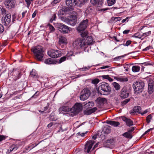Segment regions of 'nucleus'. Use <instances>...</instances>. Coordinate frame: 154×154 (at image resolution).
<instances>
[{
	"label": "nucleus",
	"mask_w": 154,
	"mask_h": 154,
	"mask_svg": "<svg viewBox=\"0 0 154 154\" xmlns=\"http://www.w3.org/2000/svg\"><path fill=\"white\" fill-rule=\"evenodd\" d=\"M69 8H63L62 9L60 10V13L58 14V16L60 18L61 20L63 21H66L67 20V18L66 17H61V15H64L65 13L68 11Z\"/></svg>",
	"instance_id": "obj_13"
},
{
	"label": "nucleus",
	"mask_w": 154,
	"mask_h": 154,
	"mask_svg": "<svg viewBox=\"0 0 154 154\" xmlns=\"http://www.w3.org/2000/svg\"><path fill=\"white\" fill-rule=\"evenodd\" d=\"M88 20L87 19L83 20L77 28V30L79 32H81V31H84L88 26Z\"/></svg>",
	"instance_id": "obj_7"
},
{
	"label": "nucleus",
	"mask_w": 154,
	"mask_h": 154,
	"mask_svg": "<svg viewBox=\"0 0 154 154\" xmlns=\"http://www.w3.org/2000/svg\"><path fill=\"white\" fill-rule=\"evenodd\" d=\"M73 47L76 49L80 48L83 49L85 50L86 48V45L85 44L84 39L79 38L76 39L73 44Z\"/></svg>",
	"instance_id": "obj_3"
},
{
	"label": "nucleus",
	"mask_w": 154,
	"mask_h": 154,
	"mask_svg": "<svg viewBox=\"0 0 154 154\" xmlns=\"http://www.w3.org/2000/svg\"><path fill=\"white\" fill-rule=\"evenodd\" d=\"M94 105V103L92 101H90L84 105V106L87 108H90Z\"/></svg>",
	"instance_id": "obj_28"
},
{
	"label": "nucleus",
	"mask_w": 154,
	"mask_h": 154,
	"mask_svg": "<svg viewBox=\"0 0 154 154\" xmlns=\"http://www.w3.org/2000/svg\"><path fill=\"white\" fill-rule=\"evenodd\" d=\"M103 79H108L109 82H111L113 81V79L110 77L108 75H103L100 76Z\"/></svg>",
	"instance_id": "obj_31"
},
{
	"label": "nucleus",
	"mask_w": 154,
	"mask_h": 154,
	"mask_svg": "<svg viewBox=\"0 0 154 154\" xmlns=\"http://www.w3.org/2000/svg\"><path fill=\"white\" fill-rule=\"evenodd\" d=\"M66 57L65 56H63L60 58L59 59V61L58 62V63H60L66 60Z\"/></svg>",
	"instance_id": "obj_44"
},
{
	"label": "nucleus",
	"mask_w": 154,
	"mask_h": 154,
	"mask_svg": "<svg viewBox=\"0 0 154 154\" xmlns=\"http://www.w3.org/2000/svg\"><path fill=\"white\" fill-rule=\"evenodd\" d=\"M153 81L152 80H149V81L148 92L150 94H151L154 91L153 88Z\"/></svg>",
	"instance_id": "obj_19"
},
{
	"label": "nucleus",
	"mask_w": 154,
	"mask_h": 154,
	"mask_svg": "<svg viewBox=\"0 0 154 154\" xmlns=\"http://www.w3.org/2000/svg\"><path fill=\"white\" fill-rule=\"evenodd\" d=\"M144 86V83L143 82H137L133 85L134 91L137 93H141L143 91Z\"/></svg>",
	"instance_id": "obj_4"
},
{
	"label": "nucleus",
	"mask_w": 154,
	"mask_h": 154,
	"mask_svg": "<svg viewBox=\"0 0 154 154\" xmlns=\"http://www.w3.org/2000/svg\"><path fill=\"white\" fill-rule=\"evenodd\" d=\"M112 85L116 90H118L120 89V86L118 83L114 82L112 83Z\"/></svg>",
	"instance_id": "obj_35"
},
{
	"label": "nucleus",
	"mask_w": 154,
	"mask_h": 154,
	"mask_svg": "<svg viewBox=\"0 0 154 154\" xmlns=\"http://www.w3.org/2000/svg\"><path fill=\"white\" fill-rule=\"evenodd\" d=\"M140 67L138 66H132V70L134 72H138L139 71Z\"/></svg>",
	"instance_id": "obj_27"
},
{
	"label": "nucleus",
	"mask_w": 154,
	"mask_h": 154,
	"mask_svg": "<svg viewBox=\"0 0 154 154\" xmlns=\"http://www.w3.org/2000/svg\"><path fill=\"white\" fill-rule=\"evenodd\" d=\"M106 122L108 124L115 127H117L120 125L119 122L114 121H106Z\"/></svg>",
	"instance_id": "obj_22"
},
{
	"label": "nucleus",
	"mask_w": 154,
	"mask_h": 154,
	"mask_svg": "<svg viewBox=\"0 0 154 154\" xmlns=\"http://www.w3.org/2000/svg\"><path fill=\"white\" fill-rule=\"evenodd\" d=\"M129 94V92L126 87H123L121 91L119 96L122 98L125 99L128 97Z\"/></svg>",
	"instance_id": "obj_11"
},
{
	"label": "nucleus",
	"mask_w": 154,
	"mask_h": 154,
	"mask_svg": "<svg viewBox=\"0 0 154 154\" xmlns=\"http://www.w3.org/2000/svg\"><path fill=\"white\" fill-rule=\"evenodd\" d=\"M93 8L92 6H90L87 8L86 11V12L91 13L92 12L93 9Z\"/></svg>",
	"instance_id": "obj_47"
},
{
	"label": "nucleus",
	"mask_w": 154,
	"mask_h": 154,
	"mask_svg": "<svg viewBox=\"0 0 154 154\" xmlns=\"http://www.w3.org/2000/svg\"><path fill=\"white\" fill-rule=\"evenodd\" d=\"M82 106L81 104L79 103H76L73 107H72L70 109L72 112L75 113H78L82 110Z\"/></svg>",
	"instance_id": "obj_10"
},
{
	"label": "nucleus",
	"mask_w": 154,
	"mask_h": 154,
	"mask_svg": "<svg viewBox=\"0 0 154 154\" xmlns=\"http://www.w3.org/2000/svg\"><path fill=\"white\" fill-rule=\"evenodd\" d=\"M0 9L1 10H0V12L1 11L2 14L3 15V16H5V15H7L8 14H7L6 11L5 9L3 8H1L0 7Z\"/></svg>",
	"instance_id": "obj_41"
},
{
	"label": "nucleus",
	"mask_w": 154,
	"mask_h": 154,
	"mask_svg": "<svg viewBox=\"0 0 154 154\" xmlns=\"http://www.w3.org/2000/svg\"><path fill=\"white\" fill-rule=\"evenodd\" d=\"M90 95L91 92L90 90L88 88H84L81 93L80 99L82 100H85L89 97Z\"/></svg>",
	"instance_id": "obj_5"
},
{
	"label": "nucleus",
	"mask_w": 154,
	"mask_h": 154,
	"mask_svg": "<svg viewBox=\"0 0 154 154\" xmlns=\"http://www.w3.org/2000/svg\"><path fill=\"white\" fill-rule=\"evenodd\" d=\"M92 113L90 109L88 110H85L84 111V114L85 115H89L91 114Z\"/></svg>",
	"instance_id": "obj_42"
},
{
	"label": "nucleus",
	"mask_w": 154,
	"mask_h": 154,
	"mask_svg": "<svg viewBox=\"0 0 154 154\" xmlns=\"http://www.w3.org/2000/svg\"><path fill=\"white\" fill-rule=\"evenodd\" d=\"M76 1V6L78 7H81L87 2V0H75Z\"/></svg>",
	"instance_id": "obj_23"
},
{
	"label": "nucleus",
	"mask_w": 154,
	"mask_h": 154,
	"mask_svg": "<svg viewBox=\"0 0 154 154\" xmlns=\"http://www.w3.org/2000/svg\"><path fill=\"white\" fill-rule=\"evenodd\" d=\"M81 34V35L82 37H86L88 34V32L87 31H82L80 32Z\"/></svg>",
	"instance_id": "obj_36"
},
{
	"label": "nucleus",
	"mask_w": 154,
	"mask_h": 154,
	"mask_svg": "<svg viewBox=\"0 0 154 154\" xmlns=\"http://www.w3.org/2000/svg\"><path fill=\"white\" fill-rule=\"evenodd\" d=\"M142 35L141 33L140 34L139 33H137L133 35V37L136 38L142 39Z\"/></svg>",
	"instance_id": "obj_39"
},
{
	"label": "nucleus",
	"mask_w": 154,
	"mask_h": 154,
	"mask_svg": "<svg viewBox=\"0 0 154 154\" xmlns=\"http://www.w3.org/2000/svg\"><path fill=\"white\" fill-rule=\"evenodd\" d=\"M94 143V142L93 141H88L85 145V147L84 149V151L88 153H89Z\"/></svg>",
	"instance_id": "obj_12"
},
{
	"label": "nucleus",
	"mask_w": 154,
	"mask_h": 154,
	"mask_svg": "<svg viewBox=\"0 0 154 154\" xmlns=\"http://www.w3.org/2000/svg\"><path fill=\"white\" fill-rule=\"evenodd\" d=\"M48 55L52 58H56L58 57V51L57 50L52 49L48 51Z\"/></svg>",
	"instance_id": "obj_15"
},
{
	"label": "nucleus",
	"mask_w": 154,
	"mask_h": 154,
	"mask_svg": "<svg viewBox=\"0 0 154 154\" xmlns=\"http://www.w3.org/2000/svg\"><path fill=\"white\" fill-rule=\"evenodd\" d=\"M96 101L98 106H101L106 103L107 100L105 98L99 97L96 100Z\"/></svg>",
	"instance_id": "obj_16"
},
{
	"label": "nucleus",
	"mask_w": 154,
	"mask_h": 154,
	"mask_svg": "<svg viewBox=\"0 0 154 154\" xmlns=\"http://www.w3.org/2000/svg\"><path fill=\"white\" fill-rule=\"evenodd\" d=\"M129 30L127 29L124 30L123 32L124 34H127L129 33Z\"/></svg>",
	"instance_id": "obj_58"
},
{
	"label": "nucleus",
	"mask_w": 154,
	"mask_h": 154,
	"mask_svg": "<svg viewBox=\"0 0 154 154\" xmlns=\"http://www.w3.org/2000/svg\"><path fill=\"white\" fill-rule=\"evenodd\" d=\"M59 42L60 43L67 44V40L65 37L63 36H60Z\"/></svg>",
	"instance_id": "obj_24"
},
{
	"label": "nucleus",
	"mask_w": 154,
	"mask_h": 154,
	"mask_svg": "<svg viewBox=\"0 0 154 154\" xmlns=\"http://www.w3.org/2000/svg\"><path fill=\"white\" fill-rule=\"evenodd\" d=\"M90 2L94 5L97 6L101 4V0H90Z\"/></svg>",
	"instance_id": "obj_25"
},
{
	"label": "nucleus",
	"mask_w": 154,
	"mask_h": 154,
	"mask_svg": "<svg viewBox=\"0 0 154 154\" xmlns=\"http://www.w3.org/2000/svg\"><path fill=\"white\" fill-rule=\"evenodd\" d=\"M76 2L75 0H67L66 2V5L70 7L76 6Z\"/></svg>",
	"instance_id": "obj_20"
},
{
	"label": "nucleus",
	"mask_w": 154,
	"mask_h": 154,
	"mask_svg": "<svg viewBox=\"0 0 154 154\" xmlns=\"http://www.w3.org/2000/svg\"><path fill=\"white\" fill-rule=\"evenodd\" d=\"M11 15L10 14L3 16L2 18V23L5 26H7L11 22Z\"/></svg>",
	"instance_id": "obj_8"
},
{
	"label": "nucleus",
	"mask_w": 154,
	"mask_h": 154,
	"mask_svg": "<svg viewBox=\"0 0 154 154\" xmlns=\"http://www.w3.org/2000/svg\"><path fill=\"white\" fill-rule=\"evenodd\" d=\"M98 92L103 95H107L111 91V88L109 85L105 82L103 83L99 87Z\"/></svg>",
	"instance_id": "obj_2"
},
{
	"label": "nucleus",
	"mask_w": 154,
	"mask_h": 154,
	"mask_svg": "<svg viewBox=\"0 0 154 154\" xmlns=\"http://www.w3.org/2000/svg\"><path fill=\"white\" fill-rule=\"evenodd\" d=\"M152 117L151 114H149L146 118V121L147 123L149 124L151 122Z\"/></svg>",
	"instance_id": "obj_40"
},
{
	"label": "nucleus",
	"mask_w": 154,
	"mask_h": 154,
	"mask_svg": "<svg viewBox=\"0 0 154 154\" xmlns=\"http://www.w3.org/2000/svg\"><path fill=\"white\" fill-rule=\"evenodd\" d=\"M72 14L69 17L67 23H68L70 25L74 26L77 23V14L74 11H73Z\"/></svg>",
	"instance_id": "obj_6"
},
{
	"label": "nucleus",
	"mask_w": 154,
	"mask_h": 154,
	"mask_svg": "<svg viewBox=\"0 0 154 154\" xmlns=\"http://www.w3.org/2000/svg\"><path fill=\"white\" fill-rule=\"evenodd\" d=\"M141 109V107L140 106H135L133 108V111H134V112H138L139 113H140V112H141V111H140Z\"/></svg>",
	"instance_id": "obj_32"
},
{
	"label": "nucleus",
	"mask_w": 154,
	"mask_h": 154,
	"mask_svg": "<svg viewBox=\"0 0 154 154\" xmlns=\"http://www.w3.org/2000/svg\"><path fill=\"white\" fill-rule=\"evenodd\" d=\"M88 132L86 131L85 133H81L80 132L77 133L76 135L77 136H81L82 137H84L85 136V134H86Z\"/></svg>",
	"instance_id": "obj_49"
},
{
	"label": "nucleus",
	"mask_w": 154,
	"mask_h": 154,
	"mask_svg": "<svg viewBox=\"0 0 154 154\" xmlns=\"http://www.w3.org/2000/svg\"><path fill=\"white\" fill-rule=\"evenodd\" d=\"M124 68L125 69V71H128V66L127 65H125V66H124Z\"/></svg>",
	"instance_id": "obj_59"
},
{
	"label": "nucleus",
	"mask_w": 154,
	"mask_h": 154,
	"mask_svg": "<svg viewBox=\"0 0 154 154\" xmlns=\"http://www.w3.org/2000/svg\"><path fill=\"white\" fill-rule=\"evenodd\" d=\"M48 105L46 106L45 107H44L43 111H44L47 110L48 109Z\"/></svg>",
	"instance_id": "obj_64"
},
{
	"label": "nucleus",
	"mask_w": 154,
	"mask_h": 154,
	"mask_svg": "<svg viewBox=\"0 0 154 154\" xmlns=\"http://www.w3.org/2000/svg\"><path fill=\"white\" fill-rule=\"evenodd\" d=\"M14 146L12 145L10 147V151H12L13 150H14Z\"/></svg>",
	"instance_id": "obj_62"
},
{
	"label": "nucleus",
	"mask_w": 154,
	"mask_h": 154,
	"mask_svg": "<svg viewBox=\"0 0 154 154\" xmlns=\"http://www.w3.org/2000/svg\"><path fill=\"white\" fill-rule=\"evenodd\" d=\"M69 27L62 23L58 24V30L63 33H68L70 31Z\"/></svg>",
	"instance_id": "obj_9"
},
{
	"label": "nucleus",
	"mask_w": 154,
	"mask_h": 154,
	"mask_svg": "<svg viewBox=\"0 0 154 154\" xmlns=\"http://www.w3.org/2000/svg\"><path fill=\"white\" fill-rule=\"evenodd\" d=\"M151 31H149L148 32H146L142 33H141V35L142 37V39H143L145 37L151 34Z\"/></svg>",
	"instance_id": "obj_30"
},
{
	"label": "nucleus",
	"mask_w": 154,
	"mask_h": 154,
	"mask_svg": "<svg viewBox=\"0 0 154 154\" xmlns=\"http://www.w3.org/2000/svg\"><path fill=\"white\" fill-rule=\"evenodd\" d=\"M100 80L98 79H96L92 80L91 83L94 85H96L99 82Z\"/></svg>",
	"instance_id": "obj_43"
},
{
	"label": "nucleus",
	"mask_w": 154,
	"mask_h": 154,
	"mask_svg": "<svg viewBox=\"0 0 154 154\" xmlns=\"http://www.w3.org/2000/svg\"><path fill=\"white\" fill-rule=\"evenodd\" d=\"M4 31V28L3 26L0 24V34L2 33Z\"/></svg>",
	"instance_id": "obj_50"
},
{
	"label": "nucleus",
	"mask_w": 154,
	"mask_h": 154,
	"mask_svg": "<svg viewBox=\"0 0 154 154\" xmlns=\"http://www.w3.org/2000/svg\"><path fill=\"white\" fill-rule=\"evenodd\" d=\"M67 55L68 57H70L72 56H75L73 53L72 51H69L67 53Z\"/></svg>",
	"instance_id": "obj_52"
},
{
	"label": "nucleus",
	"mask_w": 154,
	"mask_h": 154,
	"mask_svg": "<svg viewBox=\"0 0 154 154\" xmlns=\"http://www.w3.org/2000/svg\"><path fill=\"white\" fill-rule=\"evenodd\" d=\"M131 41L128 40L126 42V43L125 44H122V45H123L124 46H128L131 44ZM122 45V44H121L119 45Z\"/></svg>",
	"instance_id": "obj_48"
},
{
	"label": "nucleus",
	"mask_w": 154,
	"mask_h": 154,
	"mask_svg": "<svg viewBox=\"0 0 154 154\" xmlns=\"http://www.w3.org/2000/svg\"><path fill=\"white\" fill-rule=\"evenodd\" d=\"M58 150H59V151L60 152V154H62L63 152V150L62 148H58Z\"/></svg>",
	"instance_id": "obj_63"
},
{
	"label": "nucleus",
	"mask_w": 154,
	"mask_h": 154,
	"mask_svg": "<svg viewBox=\"0 0 154 154\" xmlns=\"http://www.w3.org/2000/svg\"><path fill=\"white\" fill-rule=\"evenodd\" d=\"M152 48V47L150 46H148L146 47V48H145L144 49H143V51H146L147 50H149V49H150Z\"/></svg>",
	"instance_id": "obj_53"
},
{
	"label": "nucleus",
	"mask_w": 154,
	"mask_h": 154,
	"mask_svg": "<svg viewBox=\"0 0 154 154\" xmlns=\"http://www.w3.org/2000/svg\"><path fill=\"white\" fill-rule=\"evenodd\" d=\"M58 3V0H54L53 2H51L52 5L57 4Z\"/></svg>",
	"instance_id": "obj_60"
},
{
	"label": "nucleus",
	"mask_w": 154,
	"mask_h": 154,
	"mask_svg": "<svg viewBox=\"0 0 154 154\" xmlns=\"http://www.w3.org/2000/svg\"><path fill=\"white\" fill-rule=\"evenodd\" d=\"M109 67H110V66L107 65V66H103L101 67L100 68V69H105L106 68H109Z\"/></svg>",
	"instance_id": "obj_56"
},
{
	"label": "nucleus",
	"mask_w": 154,
	"mask_h": 154,
	"mask_svg": "<svg viewBox=\"0 0 154 154\" xmlns=\"http://www.w3.org/2000/svg\"><path fill=\"white\" fill-rule=\"evenodd\" d=\"M45 63L47 64H55L57 63V60H54L49 58L45 59Z\"/></svg>",
	"instance_id": "obj_21"
},
{
	"label": "nucleus",
	"mask_w": 154,
	"mask_h": 154,
	"mask_svg": "<svg viewBox=\"0 0 154 154\" xmlns=\"http://www.w3.org/2000/svg\"><path fill=\"white\" fill-rule=\"evenodd\" d=\"M97 109V107H94L92 109H90L92 113H94L95 112Z\"/></svg>",
	"instance_id": "obj_55"
},
{
	"label": "nucleus",
	"mask_w": 154,
	"mask_h": 154,
	"mask_svg": "<svg viewBox=\"0 0 154 154\" xmlns=\"http://www.w3.org/2000/svg\"><path fill=\"white\" fill-rule=\"evenodd\" d=\"M84 41L86 48L89 45H92L94 43V42L93 41L92 38L91 36L86 37L85 39H84Z\"/></svg>",
	"instance_id": "obj_14"
},
{
	"label": "nucleus",
	"mask_w": 154,
	"mask_h": 154,
	"mask_svg": "<svg viewBox=\"0 0 154 154\" xmlns=\"http://www.w3.org/2000/svg\"><path fill=\"white\" fill-rule=\"evenodd\" d=\"M116 0H107V3L109 6H111L114 5L116 2Z\"/></svg>",
	"instance_id": "obj_38"
},
{
	"label": "nucleus",
	"mask_w": 154,
	"mask_h": 154,
	"mask_svg": "<svg viewBox=\"0 0 154 154\" xmlns=\"http://www.w3.org/2000/svg\"><path fill=\"white\" fill-rule=\"evenodd\" d=\"M130 100V99H127L125 100L124 101L122 102V106L125 105L126 104H127L128 102H129Z\"/></svg>",
	"instance_id": "obj_46"
},
{
	"label": "nucleus",
	"mask_w": 154,
	"mask_h": 154,
	"mask_svg": "<svg viewBox=\"0 0 154 154\" xmlns=\"http://www.w3.org/2000/svg\"><path fill=\"white\" fill-rule=\"evenodd\" d=\"M122 135L127 138H131L132 137L131 134L129 132H126L124 133Z\"/></svg>",
	"instance_id": "obj_37"
},
{
	"label": "nucleus",
	"mask_w": 154,
	"mask_h": 154,
	"mask_svg": "<svg viewBox=\"0 0 154 154\" xmlns=\"http://www.w3.org/2000/svg\"><path fill=\"white\" fill-rule=\"evenodd\" d=\"M69 110V108L67 106H63L59 109L60 111H63L64 112H67Z\"/></svg>",
	"instance_id": "obj_29"
},
{
	"label": "nucleus",
	"mask_w": 154,
	"mask_h": 154,
	"mask_svg": "<svg viewBox=\"0 0 154 154\" xmlns=\"http://www.w3.org/2000/svg\"><path fill=\"white\" fill-rule=\"evenodd\" d=\"M125 56V55H122V56H119V57H116V59H117V60L121 58H122L124 57Z\"/></svg>",
	"instance_id": "obj_61"
},
{
	"label": "nucleus",
	"mask_w": 154,
	"mask_h": 154,
	"mask_svg": "<svg viewBox=\"0 0 154 154\" xmlns=\"http://www.w3.org/2000/svg\"><path fill=\"white\" fill-rule=\"evenodd\" d=\"M33 0H25L26 2L27 3V6L28 8H29V6L31 4V1H33Z\"/></svg>",
	"instance_id": "obj_51"
},
{
	"label": "nucleus",
	"mask_w": 154,
	"mask_h": 154,
	"mask_svg": "<svg viewBox=\"0 0 154 154\" xmlns=\"http://www.w3.org/2000/svg\"><path fill=\"white\" fill-rule=\"evenodd\" d=\"M120 118L125 122L126 125L127 126H130L133 125V122L130 119L127 118L123 116H121Z\"/></svg>",
	"instance_id": "obj_17"
},
{
	"label": "nucleus",
	"mask_w": 154,
	"mask_h": 154,
	"mask_svg": "<svg viewBox=\"0 0 154 154\" xmlns=\"http://www.w3.org/2000/svg\"><path fill=\"white\" fill-rule=\"evenodd\" d=\"M150 111V109H146L143 112H140V114H141L142 115H143L144 114L147 113L148 112Z\"/></svg>",
	"instance_id": "obj_45"
},
{
	"label": "nucleus",
	"mask_w": 154,
	"mask_h": 154,
	"mask_svg": "<svg viewBox=\"0 0 154 154\" xmlns=\"http://www.w3.org/2000/svg\"><path fill=\"white\" fill-rule=\"evenodd\" d=\"M121 20L120 17H112L111 18V20L114 22H117L118 21H120Z\"/></svg>",
	"instance_id": "obj_33"
},
{
	"label": "nucleus",
	"mask_w": 154,
	"mask_h": 154,
	"mask_svg": "<svg viewBox=\"0 0 154 154\" xmlns=\"http://www.w3.org/2000/svg\"><path fill=\"white\" fill-rule=\"evenodd\" d=\"M117 80L121 82H126L128 81L127 77L124 76H121L117 78Z\"/></svg>",
	"instance_id": "obj_26"
},
{
	"label": "nucleus",
	"mask_w": 154,
	"mask_h": 154,
	"mask_svg": "<svg viewBox=\"0 0 154 154\" xmlns=\"http://www.w3.org/2000/svg\"><path fill=\"white\" fill-rule=\"evenodd\" d=\"M5 136H0V142L5 139Z\"/></svg>",
	"instance_id": "obj_57"
},
{
	"label": "nucleus",
	"mask_w": 154,
	"mask_h": 154,
	"mask_svg": "<svg viewBox=\"0 0 154 154\" xmlns=\"http://www.w3.org/2000/svg\"><path fill=\"white\" fill-rule=\"evenodd\" d=\"M36 58L39 61H42L43 60V51L42 48L40 46H37L32 49Z\"/></svg>",
	"instance_id": "obj_1"
},
{
	"label": "nucleus",
	"mask_w": 154,
	"mask_h": 154,
	"mask_svg": "<svg viewBox=\"0 0 154 154\" xmlns=\"http://www.w3.org/2000/svg\"><path fill=\"white\" fill-rule=\"evenodd\" d=\"M30 75L33 78H36L37 76V74L35 72L34 69H32V71L30 72Z\"/></svg>",
	"instance_id": "obj_34"
},
{
	"label": "nucleus",
	"mask_w": 154,
	"mask_h": 154,
	"mask_svg": "<svg viewBox=\"0 0 154 154\" xmlns=\"http://www.w3.org/2000/svg\"><path fill=\"white\" fill-rule=\"evenodd\" d=\"M56 18V15L55 14H54V16L50 20V22L51 23H52L53 20H55V18Z\"/></svg>",
	"instance_id": "obj_54"
},
{
	"label": "nucleus",
	"mask_w": 154,
	"mask_h": 154,
	"mask_svg": "<svg viewBox=\"0 0 154 154\" xmlns=\"http://www.w3.org/2000/svg\"><path fill=\"white\" fill-rule=\"evenodd\" d=\"M5 4L6 7L10 9L13 8L14 6V3L13 0H6L5 2Z\"/></svg>",
	"instance_id": "obj_18"
}]
</instances>
